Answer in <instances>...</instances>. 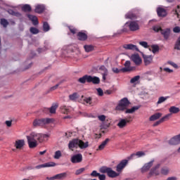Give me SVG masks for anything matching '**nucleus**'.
<instances>
[{
    "label": "nucleus",
    "mask_w": 180,
    "mask_h": 180,
    "mask_svg": "<svg viewBox=\"0 0 180 180\" xmlns=\"http://www.w3.org/2000/svg\"><path fill=\"white\" fill-rule=\"evenodd\" d=\"M78 82H79V84H85L86 82H88V84L91 83L94 84V85H98V84H101V79L96 76L85 75L78 79Z\"/></svg>",
    "instance_id": "4"
},
{
    "label": "nucleus",
    "mask_w": 180,
    "mask_h": 180,
    "mask_svg": "<svg viewBox=\"0 0 180 180\" xmlns=\"http://www.w3.org/2000/svg\"><path fill=\"white\" fill-rule=\"evenodd\" d=\"M7 12L9 13V15H12V16H15L16 18H20V19H22V13L15 11L13 9L9 8Z\"/></svg>",
    "instance_id": "26"
},
{
    "label": "nucleus",
    "mask_w": 180,
    "mask_h": 180,
    "mask_svg": "<svg viewBox=\"0 0 180 180\" xmlns=\"http://www.w3.org/2000/svg\"><path fill=\"white\" fill-rule=\"evenodd\" d=\"M84 49L86 53L94 51V46L92 45H84Z\"/></svg>",
    "instance_id": "35"
},
{
    "label": "nucleus",
    "mask_w": 180,
    "mask_h": 180,
    "mask_svg": "<svg viewBox=\"0 0 180 180\" xmlns=\"http://www.w3.org/2000/svg\"><path fill=\"white\" fill-rule=\"evenodd\" d=\"M99 180H105L106 179V176L105 174H99L98 175Z\"/></svg>",
    "instance_id": "61"
},
{
    "label": "nucleus",
    "mask_w": 180,
    "mask_h": 180,
    "mask_svg": "<svg viewBox=\"0 0 180 180\" xmlns=\"http://www.w3.org/2000/svg\"><path fill=\"white\" fill-rule=\"evenodd\" d=\"M161 116H162V113L156 112L154 115H153L152 116H150L149 120L150 122H154L155 120H158V119H160V117H161Z\"/></svg>",
    "instance_id": "30"
},
{
    "label": "nucleus",
    "mask_w": 180,
    "mask_h": 180,
    "mask_svg": "<svg viewBox=\"0 0 180 180\" xmlns=\"http://www.w3.org/2000/svg\"><path fill=\"white\" fill-rule=\"evenodd\" d=\"M172 115V114L171 113L167 114L166 115H165L163 117L160 119V122H162V123H164V122H166V120H169V117H171Z\"/></svg>",
    "instance_id": "43"
},
{
    "label": "nucleus",
    "mask_w": 180,
    "mask_h": 180,
    "mask_svg": "<svg viewBox=\"0 0 180 180\" xmlns=\"http://www.w3.org/2000/svg\"><path fill=\"white\" fill-rule=\"evenodd\" d=\"M77 37L78 39L81 41H85V40L88 39V35H86V34H85L84 32H78Z\"/></svg>",
    "instance_id": "29"
},
{
    "label": "nucleus",
    "mask_w": 180,
    "mask_h": 180,
    "mask_svg": "<svg viewBox=\"0 0 180 180\" xmlns=\"http://www.w3.org/2000/svg\"><path fill=\"white\" fill-rule=\"evenodd\" d=\"M63 82L64 81H61L59 83H58L56 85L51 87L50 91H56V89H57V88H58V86H60V85H61Z\"/></svg>",
    "instance_id": "47"
},
{
    "label": "nucleus",
    "mask_w": 180,
    "mask_h": 180,
    "mask_svg": "<svg viewBox=\"0 0 180 180\" xmlns=\"http://www.w3.org/2000/svg\"><path fill=\"white\" fill-rule=\"evenodd\" d=\"M179 110H180L179 108L175 107V106H172L169 109V112H170L171 115L172 113H174V114L179 113Z\"/></svg>",
    "instance_id": "33"
},
{
    "label": "nucleus",
    "mask_w": 180,
    "mask_h": 180,
    "mask_svg": "<svg viewBox=\"0 0 180 180\" xmlns=\"http://www.w3.org/2000/svg\"><path fill=\"white\" fill-rule=\"evenodd\" d=\"M161 34L163 36L165 40H168L171 34V30L169 28L161 30Z\"/></svg>",
    "instance_id": "19"
},
{
    "label": "nucleus",
    "mask_w": 180,
    "mask_h": 180,
    "mask_svg": "<svg viewBox=\"0 0 180 180\" xmlns=\"http://www.w3.org/2000/svg\"><path fill=\"white\" fill-rule=\"evenodd\" d=\"M43 30L45 32H49V30H50V25H49V22H44V23H43Z\"/></svg>",
    "instance_id": "37"
},
{
    "label": "nucleus",
    "mask_w": 180,
    "mask_h": 180,
    "mask_svg": "<svg viewBox=\"0 0 180 180\" xmlns=\"http://www.w3.org/2000/svg\"><path fill=\"white\" fill-rule=\"evenodd\" d=\"M139 44L144 47V49H148V43L147 41H139Z\"/></svg>",
    "instance_id": "52"
},
{
    "label": "nucleus",
    "mask_w": 180,
    "mask_h": 180,
    "mask_svg": "<svg viewBox=\"0 0 180 180\" xmlns=\"http://www.w3.org/2000/svg\"><path fill=\"white\" fill-rule=\"evenodd\" d=\"M123 49H125V50H133V51H139V48L137 47V46H136L134 44H124L123 45Z\"/></svg>",
    "instance_id": "22"
},
{
    "label": "nucleus",
    "mask_w": 180,
    "mask_h": 180,
    "mask_svg": "<svg viewBox=\"0 0 180 180\" xmlns=\"http://www.w3.org/2000/svg\"><path fill=\"white\" fill-rule=\"evenodd\" d=\"M154 165V160H151L150 162H148V163H146L141 169V172L142 174H144V172H148V171H150V169L153 165Z\"/></svg>",
    "instance_id": "14"
},
{
    "label": "nucleus",
    "mask_w": 180,
    "mask_h": 180,
    "mask_svg": "<svg viewBox=\"0 0 180 180\" xmlns=\"http://www.w3.org/2000/svg\"><path fill=\"white\" fill-rule=\"evenodd\" d=\"M157 13L160 18H165L167 16V11L162 8H158Z\"/></svg>",
    "instance_id": "25"
},
{
    "label": "nucleus",
    "mask_w": 180,
    "mask_h": 180,
    "mask_svg": "<svg viewBox=\"0 0 180 180\" xmlns=\"http://www.w3.org/2000/svg\"><path fill=\"white\" fill-rule=\"evenodd\" d=\"M8 25H9V22H8L6 19H1V25L3 26V27H8Z\"/></svg>",
    "instance_id": "39"
},
{
    "label": "nucleus",
    "mask_w": 180,
    "mask_h": 180,
    "mask_svg": "<svg viewBox=\"0 0 180 180\" xmlns=\"http://www.w3.org/2000/svg\"><path fill=\"white\" fill-rule=\"evenodd\" d=\"M163 71H165V72H168L169 74H171V72H174V70L169 69V68H165L163 69Z\"/></svg>",
    "instance_id": "59"
},
{
    "label": "nucleus",
    "mask_w": 180,
    "mask_h": 180,
    "mask_svg": "<svg viewBox=\"0 0 180 180\" xmlns=\"http://www.w3.org/2000/svg\"><path fill=\"white\" fill-rule=\"evenodd\" d=\"M100 173H98L96 170H94L91 173V176H93V178H96V176H99Z\"/></svg>",
    "instance_id": "53"
},
{
    "label": "nucleus",
    "mask_w": 180,
    "mask_h": 180,
    "mask_svg": "<svg viewBox=\"0 0 180 180\" xmlns=\"http://www.w3.org/2000/svg\"><path fill=\"white\" fill-rule=\"evenodd\" d=\"M160 172L162 175H168V174H169V168L167 167H162L160 170Z\"/></svg>",
    "instance_id": "36"
},
{
    "label": "nucleus",
    "mask_w": 180,
    "mask_h": 180,
    "mask_svg": "<svg viewBox=\"0 0 180 180\" xmlns=\"http://www.w3.org/2000/svg\"><path fill=\"white\" fill-rule=\"evenodd\" d=\"M84 171H85V168L84 167H82V168L76 170L75 174L76 175H81V174H82V172H84Z\"/></svg>",
    "instance_id": "51"
},
{
    "label": "nucleus",
    "mask_w": 180,
    "mask_h": 180,
    "mask_svg": "<svg viewBox=\"0 0 180 180\" xmlns=\"http://www.w3.org/2000/svg\"><path fill=\"white\" fill-rule=\"evenodd\" d=\"M6 124L7 127H11V126H12V121H9V120L6 121Z\"/></svg>",
    "instance_id": "63"
},
{
    "label": "nucleus",
    "mask_w": 180,
    "mask_h": 180,
    "mask_svg": "<svg viewBox=\"0 0 180 180\" xmlns=\"http://www.w3.org/2000/svg\"><path fill=\"white\" fill-rule=\"evenodd\" d=\"M69 99L70 101H77V99H78V94L77 93H73L69 96Z\"/></svg>",
    "instance_id": "44"
},
{
    "label": "nucleus",
    "mask_w": 180,
    "mask_h": 180,
    "mask_svg": "<svg viewBox=\"0 0 180 180\" xmlns=\"http://www.w3.org/2000/svg\"><path fill=\"white\" fill-rule=\"evenodd\" d=\"M67 172H63V173H60V174H56L55 176H51V177H48L47 179L49 180H63V179H65L67 178Z\"/></svg>",
    "instance_id": "10"
},
{
    "label": "nucleus",
    "mask_w": 180,
    "mask_h": 180,
    "mask_svg": "<svg viewBox=\"0 0 180 180\" xmlns=\"http://www.w3.org/2000/svg\"><path fill=\"white\" fill-rule=\"evenodd\" d=\"M101 174H107L109 178H116L119 176L120 174L115 172L112 168L108 167H102L100 169Z\"/></svg>",
    "instance_id": "6"
},
{
    "label": "nucleus",
    "mask_w": 180,
    "mask_h": 180,
    "mask_svg": "<svg viewBox=\"0 0 180 180\" xmlns=\"http://www.w3.org/2000/svg\"><path fill=\"white\" fill-rule=\"evenodd\" d=\"M109 141H110V139L109 138L105 139V140L103 141L101 144L98 146V148L97 150L102 151V150H103L106 147V146H108Z\"/></svg>",
    "instance_id": "27"
},
{
    "label": "nucleus",
    "mask_w": 180,
    "mask_h": 180,
    "mask_svg": "<svg viewBox=\"0 0 180 180\" xmlns=\"http://www.w3.org/2000/svg\"><path fill=\"white\" fill-rule=\"evenodd\" d=\"M57 108H58V105L53 104L49 109L50 113H56V110H57Z\"/></svg>",
    "instance_id": "40"
},
{
    "label": "nucleus",
    "mask_w": 180,
    "mask_h": 180,
    "mask_svg": "<svg viewBox=\"0 0 180 180\" xmlns=\"http://www.w3.org/2000/svg\"><path fill=\"white\" fill-rule=\"evenodd\" d=\"M153 30H154V32H155L156 33H158V32H160L161 33V30H162V28H161L160 25H155L153 27Z\"/></svg>",
    "instance_id": "45"
},
{
    "label": "nucleus",
    "mask_w": 180,
    "mask_h": 180,
    "mask_svg": "<svg viewBox=\"0 0 180 180\" xmlns=\"http://www.w3.org/2000/svg\"><path fill=\"white\" fill-rule=\"evenodd\" d=\"M167 63H169V65H172V67H174V68H178V65L172 61H168Z\"/></svg>",
    "instance_id": "57"
},
{
    "label": "nucleus",
    "mask_w": 180,
    "mask_h": 180,
    "mask_svg": "<svg viewBox=\"0 0 180 180\" xmlns=\"http://www.w3.org/2000/svg\"><path fill=\"white\" fill-rule=\"evenodd\" d=\"M168 98H169V96H161L159 98L158 102H157V105H160V103H164V102H165V101H167V99H168Z\"/></svg>",
    "instance_id": "38"
},
{
    "label": "nucleus",
    "mask_w": 180,
    "mask_h": 180,
    "mask_svg": "<svg viewBox=\"0 0 180 180\" xmlns=\"http://www.w3.org/2000/svg\"><path fill=\"white\" fill-rule=\"evenodd\" d=\"M174 33H179L180 32V27H175L173 29Z\"/></svg>",
    "instance_id": "62"
},
{
    "label": "nucleus",
    "mask_w": 180,
    "mask_h": 180,
    "mask_svg": "<svg viewBox=\"0 0 180 180\" xmlns=\"http://www.w3.org/2000/svg\"><path fill=\"white\" fill-rule=\"evenodd\" d=\"M140 79V77L139 75L134 77L132 79L130 80L131 84H135V82H137Z\"/></svg>",
    "instance_id": "48"
},
{
    "label": "nucleus",
    "mask_w": 180,
    "mask_h": 180,
    "mask_svg": "<svg viewBox=\"0 0 180 180\" xmlns=\"http://www.w3.org/2000/svg\"><path fill=\"white\" fill-rule=\"evenodd\" d=\"M15 147L17 150H21L25 147V140L24 139H19L15 141Z\"/></svg>",
    "instance_id": "21"
},
{
    "label": "nucleus",
    "mask_w": 180,
    "mask_h": 180,
    "mask_svg": "<svg viewBox=\"0 0 180 180\" xmlns=\"http://www.w3.org/2000/svg\"><path fill=\"white\" fill-rule=\"evenodd\" d=\"M61 112H62V113H64V115H68V113H70V108H68L65 105H63L61 107Z\"/></svg>",
    "instance_id": "34"
},
{
    "label": "nucleus",
    "mask_w": 180,
    "mask_h": 180,
    "mask_svg": "<svg viewBox=\"0 0 180 180\" xmlns=\"http://www.w3.org/2000/svg\"><path fill=\"white\" fill-rule=\"evenodd\" d=\"M174 49L180 50V37L178 38L177 41H176V44L174 45Z\"/></svg>",
    "instance_id": "46"
},
{
    "label": "nucleus",
    "mask_w": 180,
    "mask_h": 180,
    "mask_svg": "<svg viewBox=\"0 0 180 180\" xmlns=\"http://www.w3.org/2000/svg\"><path fill=\"white\" fill-rule=\"evenodd\" d=\"M144 155H146V153H144L143 151H138L136 153H132L130 156L127 158V160L141 158V157H144Z\"/></svg>",
    "instance_id": "15"
},
{
    "label": "nucleus",
    "mask_w": 180,
    "mask_h": 180,
    "mask_svg": "<svg viewBox=\"0 0 180 180\" xmlns=\"http://www.w3.org/2000/svg\"><path fill=\"white\" fill-rule=\"evenodd\" d=\"M126 19H137V13H134L133 11L128 12L125 15Z\"/></svg>",
    "instance_id": "28"
},
{
    "label": "nucleus",
    "mask_w": 180,
    "mask_h": 180,
    "mask_svg": "<svg viewBox=\"0 0 180 180\" xmlns=\"http://www.w3.org/2000/svg\"><path fill=\"white\" fill-rule=\"evenodd\" d=\"M172 15H174L176 16V18H178V19L180 18V6H177V7L174 9L172 11Z\"/></svg>",
    "instance_id": "31"
},
{
    "label": "nucleus",
    "mask_w": 180,
    "mask_h": 180,
    "mask_svg": "<svg viewBox=\"0 0 180 180\" xmlns=\"http://www.w3.org/2000/svg\"><path fill=\"white\" fill-rule=\"evenodd\" d=\"M129 105H130V101H129L127 98H124L117 105L116 110H121L122 112L125 110V113H134L136 110H139L140 109V105L134 106L131 109H127Z\"/></svg>",
    "instance_id": "2"
},
{
    "label": "nucleus",
    "mask_w": 180,
    "mask_h": 180,
    "mask_svg": "<svg viewBox=\"0 0 180 180\" xmlns=\"http://www.w3.org/2000/svg\"><path fill=\"white\" fill-rule=\"evenodd\" d=\"M129 164V160H122L116 167L117 172H122Z\"/></svg>",
    "instance_id": "8"
},
{
    "label": "nucleus",
    "mask_w": 180,
    "mask_h": 180,
    "mask_svg": "<svg viewBox=\"0 0 180 180\" xmlns=\"http://www.w3.org/2000/svg\"><path fill=\"white\" fill-rule=\"evenodd\" d=\"M50 135L37 134L36 132H32L29 136H27V140L30 148H34L37 147V141L39 143H43V141H47Z\"/></svg>",
    "instance_id": "1"
},
{
    "label": "nucleus",
    "mask_w": 180,
    "mask_h": 180,
    "mask_svg": "<svg viewBox=\"0 0 180 180\" xmlns=\"http://www.w3.org/2000/svg\"><path fill=\"white\" fill-rule=\"evenodd\" d=\"M99 70L101 71H103V72H108V69H106V68L104 65L100 67Z\"/></svg>",
    "instance_id": "60"
},
{
    "label": "nucleus",
    "mask_w": 180,
    "mask_h": 180,
    "mask_svg": "<svg viewBox=\"0 0 180 180\" xmlns=\"http://www.w3.org/2000/svg\"><path fill=\"white\" fill-rule=\"evenodd\" d=\"M151 49L153 54H155L158 51H160V46H158V45H152Z\"/></svg>",
    "instance_id": "42"
},
{
    "label": "nucleus",
    "mask_w": 180,
    "mask_h": 180,
    "mask_svg": "<svg viewBox=\"0 0 180 180\" xmlns=\"http://www.w3.org/2000/svg\"><path fill=\"white\" fill-rule=\"evenodd\" d=\"M122 69L119 70L117 68H113L112 72H115V74H119V72H122Z\"/></svg>",
    "instance_id": "58"
},
{
    "label": "nucleus",
    "mask_w": 180,
    "mask_h": 180,
    "mask_svg": "<svg viewBox=\"0 0 180 180\" xmlns=\"http://www.w3.org/2000/svg\"><path fill=\"white\" fill-rule=\"evenodd\" d=\"M27 18L32 22V24L34 26H37L39 25V20L37 19V17L36 15H33L32 14H27Z\"/></svg>",
    "instance_id": "23"
},
{
    "label": "nucleus",
    "mask_w": 180,
    "mask_h": 180,
    "mask_svg": "<svg viewBox=\"0 0 180 180\" xmlns=\"http://www.w3.org/2000/svg\"><path fill=\"white\" fill-rule=\"evenodd\" d=\"M46 11V7L43 4H38L35 6L34 12L36 13H43Z\"/></svg>",
    "instance_id": "24"
},
{
    "label": "nucleus",
    "mask_w": 180,
    "mask_h": 180,
    "mask_svg": "<svg viewBox=\"0 0 180 180\" xmlns=\"http://www.w3.org/2000/svg\"><path fill=\"white\" fill-rule=\"evenodd\" d=\"M168 143L170 146H178V144H180V134L170 139Z\"/></svg>",
    "instance_id": "12"
},
{
    "label": "nucleus",
    "mask_w": 180,
    "mask_h": 180,
    "mask_svg": "<svg viewBox=\"0 0 180 180\" xmlns=\"http://www.w3.org/2000/svg\"><path fill=\"white\" fill-rule=\"evenodd\" d=\"M69 30L72 33V34H75V33H77V29H75L74 27L69 26Z\"/></svg>",
    "instance_id": "56"
},
{
    "label": "nucleus",
    "mask_w": 180,
    "mask_h": 180,
    "mask_svg": "<svg viewBox=\"0 0 180 180\" xmlns=\"http://www.w3.org/2000/svg\"><path fill=\"white\" fill-rule=\"evenodd\" d=\"M125 26H129V30H131V32H136V30H139V29H140L139 23H137L136 21H131L129 23L127 22Z\"/></svg>",
    "instance_id": "9"
},
{
    "label": "nucleus",
    "mask_w": 180,
    "mask_h": 180,
    "mask_svg": "<svg viewBox=\"0 0 180 180\" xmlns=\"http://www.w3.org/2000/svg\"><path fill=\"white\" fill-rule=\"evenodd\" d=\"M131 122V117L129 116L127 119H121L117 124L118 127L120 129H123V127H126L127 123H130Z\"/></svg>",
    "instance_id": "11"
},
{
    "label": "nucleus",
    "mask_w": 180,
    "mask_h": 180,
    "mask_svg": "<svg viewBox=\"0 0 180 180\" xmlns=\"http://www.w3.org/2000/svg\"><path fill=\"white\" fill-rule=\"evenodd\" d=\"M131 64L129 60H127L124 64V68H121L122 72H129V71H131L132 69L131 67H130Z\"/></svg>",
    "instance_id": "20"
},
{
    "label": "nucleus",
    "mask_w": 180,
    "mask_h": 180,
    "mask_svg": "<svg viewBox=\"0 0 180 180\" xmlns=\"http://www.w3.org/2000/svg\"><path fill=\"white\" fill-rule=\"evenodd\" d=\"M68 147L70 150L78 148V147H79L81 150H84L89 147V142H84L82 140L75 139L69 142Z\"/></svg>",
    "instance_id": "3"
},
{
    "label": "nucleus",
    "mask_w": 180,
    "mask_h": 180,
    "mask_svg": "<svg viewBox=\"0 0 180 180\" xmlns=\"http://www.w3.org/2000/svg\"><path fill=\"white\" fill-rule=\"evenodd\" d=\"M96 91L98 96H103V90H102V89L98 88L96 89Z\"/></svg>",
    "instance_id": "54"
},
{
    "label": "nucleus",
    "mask_w": 180,
    "mask_h": 180,
    "mask_svg": "<svg viewBox=\"0 0 180 180\" xmlns=\"http://www.w3.org/2000/svg\"><path fill=\"white\" fill-rule=\"evenodd\" d=\"M30 32L32 33V34H37L40 31L39 29L34 27H31L30 28Z\"/></svg>",
    "instance_id": "41"
},
{
    "label": "nucleus",
    "mask_w": 180,
    "mask_h": 180,
    "mask_svg": "<svg viewBox=\"0 0 180 180\" xmlns=\"http://www.w3.org/2000/svg\"><path fill=\"white\" fill-rule=\"evenodd\" d=\"M131 58L136 65H140V64H141V58H140L139 54L132 55Z\"/></svg>",
    "instance_id": "18"
},
{
    "label": "nucleus",
    "mask_w": 180,
    "mask_h": 180,
    "mask_svg": "<svg viewBox=\"0 0 180 180\" xmlns=\"http://www.w3.org/2000/svg\"><path fill=\"white\" fill-rule=\"evenodd\" d=\"M142 57L143 58V62L145 63V65H150V64L153 63V56L143 54Z\"/></svg>",
    "instance_id": "17"
},
{
    "label": "nucleus",
    "mask_w": 180,
    "mask_h": 180,
    "mask_svg": "<svg viewBox=\"0 0 180 180\" xmlns=\"http://www.w3.org/2000/svg\"><path fill=\"white\" fill-rule=\"evenodd\" d=\"M22 12H32V6L29 4H25L21 8Z\"/></svg>",
    "instance_id": "32"
},
{
    "label": "nucleus",
    "mask_w": 180,
    "mask_h": 180,
    "mask_svg": "<svg viewBox=\"0 0 180 180\" xmlns=\"http://www.w3.org/2000/svg\"><path fill=\"white\" fill-rule=\"evenodd\" d=\"M98 119L101 121V122H105V120H106V116L101 115H98Z\"/></svg>",
    "instance_id": "55"
},
{
    "label": "nucleus",
    "mask_w": 180,
    "mask_h": 180,
    "mask_svg": "<svg viewBox=\"0 0 180 180\" xmlns=\"http://www.w3.org/2000/svg\"><path fill=\"white\" fill-rule=\"evenodd\" d=\"M56 164L53 162H49L42 165H39L35 167L36 169H41V168H50L51 167H56Z\"/></svg>",
    "instance_id": "16"
},
{
    "label": "nucleus",
    "mask_w": 180,
    "mask_h": 180,
    "mask_svg": "<svg viewBox=\"0 0 180 180\" xmlns=\"http://www.w3.org/2000/svg\"><path fill=\"white\" fill-rule=\"evenodd\" d=\"M54 122V119L53 118H42L40 120H35L33 122V126L34 127H43V126L46 124H50V123H53Z\"/></svg>",
    "instance_id": "5"
},
{
    "label": "nucleus",
    "mask_w": 180,
    "mask_h": 180,
    "mask_svg": "<svg viewBox=\"0 0 180 180\" xmlns=\"http://www.w3.org/2000/svg\"><path fill=\"white\" fill-rule=\"evenodd\" d=\"M158 168H160V164L150 169L147 176L148 179H150L152 176H158V175H160V171L158 170Z\"/></svg>",
    "instance_id": "7"
},
{
    "label": "nucleus",
    "mask_w": 180,
    "mask_h": 180,
    "mask_svg": "<svg viewBox=\"0 0 180 180\" xmlns=\"http://www.w3.org/2000/svg\"><path fill=\"white\" fill-rule=\"evenodd\" d=\"M70 161L72 162V164H78L79 162H82V155L81 153L74 155L71 158Z\"/></svg>",
    "instance_id": "13"
},
{
    "label": "nucleus",
    "mask_w": 180,
    "mask_h": 180,
    "mask_svg": "<svg viewBox=\"0 0 180 180\" xmlns=\"http://www.w3.org/2000/svg\"><path fill=\"white\" fill-rule=\"evenodd\" d=\"M177 179L178 178H176V176H171L167 179V180H177Z\"/></svg>",
    "instance_id": "64"
},
{
    "label": "nucleus",
    "mask_w": 180,
    "mask_h": 180,
    "mask_svg": "<svg viewBox=\"0 0 180 180\" xmlns=\"http://www.w3.org/2000/svg\"><path fill=\"white\" fill-rule=\"evenodd\" d=\"M84 102H86V103H89V105H91L92 104V98L91 97H85L84 98Z\"/></svg>",
    "instance_id": "50"
},
{
    "label": "nucleus",
    "mask_w": 180,
    "mask_h": 180,
    "mask_svg": "<svg viewBox=\"0 0 180 180\" xmlns=\"http://www.w3.org/2000/svg\"><path fill=\"white\" fill-rule=\"evenodd\" d=\"M60 157H61V151L57 150L55 152L54 158L55 160L60 159Z\"/></svg>",
    "instance_id": "49"
}]
</instances>
